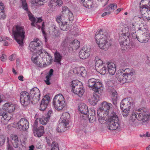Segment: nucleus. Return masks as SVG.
<instances>
[{"instance_id": "nucleus-63", "label": "nucleus", "mask_w": 150, "mask_h": 150, "mask_svg": "<svg viewBox=\"0 0 150 150\" xmlns=\"http://www.w3.org/2000/svg\"><path fill=\"white\" fill-rule=\"evenodd\" d=\"M42 146L41 143H38L36 145V148L38 149H40L42 148Z\"/></svg>"}, {"instance_id": "nucleus-56", "label": "nucleus", "mask_w": 150, "mask_h": 150, "mask_svg": "<svg viewBox=\"0 0 150 150\" xmlns=\"http://www.w3.org/2000/svg\"><path fill=\"white\" fill-rule=\"evenodd\" d=\"M53 114V112L52 110H49L47 114L45 115V116L47 117H49V119H50V117L52 116V115Z\"/></svg>"}, {"instance_id": "nucleus-6", "label": "nucleus", "mask_w": 150, "mask_h": 150, "mask_svg": "<svg viewBox=\"0 0 150 150\" xmlns=\"http://www.w3.org/2000/svg\"><path fill=\"white\" fill-rule=\"evenodd\" d=\"M29 49L33 53L38 54V55H42V54L45 55V52L42 50V43L38 39H34L33 41L31 42L29 45Z\"/></svg>"}, {"instance_id": "nucleus-60", "label": "nucleus", "mask_w": 150, "mask_h": 150, "mask_svg": "<svg viewBox=\"0 0 150 150\" xmlns=\"http://www.w3.org/2000/svg\"><path fill=\"white\" fill-rule=\"evenodd\" d=\"M139 30H141L142 31H146L147 30V29L145 28L144 26L139 27L138 28Z\"/></svg>"}, {"instance_id": "nucleus-22", "label": "nucleus", "mask_w": 150, "mask_h": 150, "mask_svg": "<svg viewBox=\"0 0 150 150\" xmlns=\"http://www.w3.org/2000/svg\"><path fill=\"white\" fill-rule=\"evenodd\" d=\"M62 14L68 16V19L70 21L72 20L73 19V14L70 11L68 8L66 6H63L62 7Z\"/></svg>"}, {"instance_id": "nucleus-40", "label": "nucleus", "mask_w": 150, "mask_h": 150, "mask_svg": "<svg viewBox=\"0 0 150 150\" xmlns=\"http://www.w3.org/2000/svg\"><path fill=\"white\" fill-rule=\"evenodd\" d=\"M95 66L96 69H98L99 66H101L104 64H103V61L99 59L98 57H96L95 58Z\"/></svg>"}, {"instance_id": "nucleus-29", "label": "nucleus", "mask_w": 150, "mask_h": 150, "mask_svg": "<svg viewBox=\"0 0 150 150\" xmlns=\"http://www.w3.org/2000/svg\"><path fill=\"white\" fill-rule=\"evenodd\" d=\"M78 109L81 113L85 115H86L88 112V107L84 103H82L79 104L78 106Z\"/></svg>"}, {"instance_id": "nucleus-48", "label": "nucleus", "mask_w": 150, "mask_h": 150, "mask_svg": "<svg viewBox=\"0 0 150 150\" xmlns=\"http://www.w3.org/2000/svg\"><path fill=\"white\" fill-rule=\"evenodd\" d=\"M53 72V69H51L49 72L48 75L46 77V80H45V81L46 84L47 85H50V80L51 76L52 75Z\"/></svg>"}, {"instance_id": "nucleus-10", "label": "nucleus", "mask_w": 150, "mask_h": 150, "mask_svg": "<svg viewBox=\"0 0 150 150\" xmlns=\"http://www.w3.org/2000/svg\"><path fill=\"white\" fill-rule=\"evenodd\" d=\"M52 104L55 109L58 111L62 110L65 105L63 96L60 93L56 95L53 98Z\"/></svg>"}, {"instance_id": "nucleus-36", "label": "nucleus", "mask_w": 150, "mask_h": 150, "mask_svg": "<svg viewBox=\"0 0 150 150\" xmlns=\"http://www.w3.org/2000/svg\"><path fill=\"white\" fill-rule=\"evenodd\" d=\"M111 98L114 104L116 105L118 100L117 95L115 90L113 89L111 91Z\"/></svg>"}, {"instance_id": "nucleus-7", "label": "nucleus", "mask_w": 150, "mask_h": 150, "mask_svg": "<svg viewBox=\"0 0 150 150\" xmlns=\"http://www.w3.org/2000/svg\"><path fill=\"white\" fill-rule=\"evenodd\" d=\"M134 103V100L131 97L125 98L122 100L120 103V107L122 110V114L124 117H125L128 115L130 109Z\"/></svg>"}, {"instance_id": "nucleus-11", "label": "nucleus", "mask_w": 150, "mask_h": 150, "mask_svg": "<svg viewBox=\"0 0 150 150\" xmlns=\"http://www.w3.org/2000/svg\"><path fill=\"white\" fill-rule=\"evenodd\" d=\"M72 91L74 93L81 97L83 95L84 90L82 83L78 80H74L70 83Z\"/></svg>"}, {"instance_id": "nucleus-37", "label": "nucleus", "mask_w": 150, "mask_h": 150, "mask_svg": "<svg viewBox=\"0 0 150 150\" xmlns=\"http://www.w3.org/2000/svg\"><path fill=\"white\" fill-rule=\"evenodd\" d=\"M70 117L69 113L68 112H65L62 114V115L60 117V119L59 120L60 121L63 122L68 121L69 122V119Z\"/></svg>"}, {"instance_id": "nucleus-50", "label": "nucleus", "mask_w": 150, "mask_h": 150, "mask_svg": "<svg viewBox=\"0 0 150 150\" xmlns=\"http://www.w3.org/2000/svg\"><path fill=\"white\" fill-rule=\"evenodd\" d=\"M98 100L99 98L98 96H96L93 95V97L90 100V102L92 105H96Z\"/></svg>"}, {"instance_id": "nucleus-54", "label": "nucleus", "mask_w": 150, "mask_h": 150, "mask_svg": "<svg viewBox=\"0 0 150 150\" xmlns=\"http://www.w3.org/2000/svg\"><path fill=\"white\" fill-rule=\"evenodd\" d=\"M6 139V137L4 135H0V146L4 144Z\"/></svg>"}, {"instance_id": "nucleus-51", "label": "nucleus", "mask_w": 150, "mask_h": 150, "mask_svg": "<svg viewBox=\"0 0 150 150\" xmlns=\"http://www.w3.org/2000/svg\"><path fill=\"white\" fill-rule=\"evenodd\" d=\"M117 7L116 4H111L107 7L106 11H109L111 12L112 11H113Z\"/></svg>"}, {"instance_id": "nucleus-19", "label": "nucleus", "mask_w": 150, "mask_h": 150, "mask_svg": "<svg viewBox=\"0 0 150 150\" xmlns=\"http://www.w3.org/2000/svg\"><path fill=\"white\" fill-rule=\"evenodd\" d=\"M112 106V104L111 103L104 101L101 103L100 107L98 110H100V112L103 113L104 114L106 113L108 115L109 110Z\"/></svg>"}, {"instance_id": "nucleus-35", "label": "nucleus", "mask_w": 150, "mask_h": 150, "mask_svg": "<svg viewBox=\"0 0 150 150\" xmlns=\"http://www.w3.org/2000/svg\"><path fill=\"white\" fill-rule=\"evenodd\" d=\"M67 19H68V16L62 14L61 16H57L56 18V21L59 24V25L64 22V21Z\"/></svg>"}, {"instance_id": "nucleus-4", "label": "nucleus", "mask_w": 150, "mask_h": 150, "mask_svg": "<svg viewBox=\"0 0 150 150\" xmlns=\"http://www.w3.org/2000/svg\"><path fill=\"white\" fill-rule=\"evenodd\" d=\"M24 27L21 25L14 26L12 28V36L17 42L21 46L23 45V40L25 37Z\"/></svg>"}, {"instance_id": "nucleus-3", "label": "nucleus", "mask_w": 150, "mask_h": 150, "mask_svg": "<svg viewBox=\"0 0 150 150\" xmlns=\"http://www.w3.org/2000/svg\"><path fill=\"white\" fill-rule=\"evenodd\" d=\"M95 38L97 44L101 49L106 51L110 45L105 34L102 29L97 31Z\"/></svg>"}, {"instance_id": "nucleus-55", "label": "nucleus", "mask_w": 150, "mask_h": 150, "mask_svg": "<svg viewBox=\"0 0 150 150\" xmlns=\"http://www.w3.org/2000/svg\"><path fill=\"white\" fill-rule=\"evenodd\" d=\"M7 143L8 144L7 146V150H13V147L10 145V142L8 137L7 138Z\"/></svg>"}, {"instance_id": "nucleus-62", "label": "nucleus", "mask_w": 150, "mask_h": 150, "mask_svg": "<svg viewBox=\"0 0 150 150\" xmlns=\"http://www.w3.org/2000/svg\"><path fill=\"white\" fill-rule=\"evenodd\" d=\"M127 62L126 61L122 60L121 61V65L122 67H125L127 65Z\"/></svg>"}, {"instance_id": "nucleus-8", "label": "nucleus", "mask_w": 150, "mask_h": 150, "mask_svg": "<svg viewBox=\"0 0 150 150\" xmlns=\"http://www.w3.org/2000/svg\"><path fill=\"white\" fill-rule=\"evenodd\" d=\"M108 124V129L111 130H115L120 126L118 116L113 111L111 112L109 115Z\"/></svg>"}, {"instance_id": "nucleus-28", "label": "nucleus", "mask_w": 150, "mask_h": 150, "mask_svg": "<svg viewBox=\"0 0 150 150\" xmlns=\"http://www.w3.org/2000/svg\"><path fill=\"white\" fill-rule=\"evenodd\" d=\"M10 141L14 147L16 148L18 147L19 141L17 135L11 134Z\"/></svg>"}, {"instance_id": "nucleus-9", "label": "nucleus", "mask_w": 150, "mask_h": 150, "mask_svg": "<svg viewBox=\"0 0 150 150\" xmlns=\"http://www.w3.org/2000/svg\"><path fill=\"white\" fill-rule=\"evenodd\" d=\"M88 85L89 87L93 88L94 93L96 95H97L98 94H100L103 89L101 83L94 78L88 80Z\"/></svg>"}, {"instance_id": "nucleus-32", "label": "nucleus", "mask_w": 150, "mask_h": 150, "mask_svg": "<svg viewBox=\"0 0 150 150\" xmlns=\"http://www.w3.org/2000/svg\"><path fill=\"white\" fill-rule=\"evenodd\" d=\"M62 4V0H51L49 3L48 5L51 7H53L57 5L61 6Z\"/></svg>"}, {"instance_id": "nucleus-49", "label": "nucleus", "mask_w": 150, "mask_h": 150, "mask_svg": "<svg viewBox=\"0 0 150 150\" xmlns=\"http://www.w3.org/2000/svg\"><path fill=\"white\" fill-rule=\"evenodd\" d=\"M45 0H31V3L34 6H39L43 4Z\"/></svg>"}, {"instance_id": "nucleus-24", "label": "nucleus", "mask_w": 150, "mask_h": 150, "mask_svg": "<svg viewBox=\"0 0 150 150\" xmlns=\"http://www.w3.org/2000/svg\"><path fill=\"white\" fill-rule=\"evenodd\" d=\"M107 70L109 74L113 75L115 74L116 71V66L115 64L112 62H108L107 64Z\"/></svg>"}, {"instance_id": "nucleus-44", "label": "nucleus", "mask_w": 150, "mask_h": 150, "mask_svg": "<svg viewBox=\"0 0 150 150\" xmlns=\"http://www.w3.org/2000/svg\"><path fill=\"white\" fill-rule=\"evenodd\" d=\"M67 23V22L64 21L59 25L60 28L62 30L67 31L69 29V25Z\"/></svg>"}, {"instance_id": "nucleus-5", "label": "nucleus", "mask_w": 150, "mask_h": 150, "mask_svg": "<svg viewBox=\"0 0 150 150\" xmlns=\"http://www.w3.org/2000/svg\"><path fill=\"white\" fill-rule=\"evenodd\" d=\"M122 72L117 74L116 77L118 81L123 84L127 81L129 82L133 79L135 72L132 68H126L122 70Z\"/></svg>"}, {"instance_id": "nucleus-1", "label": "nucleus", "mask_w": 150, "mask_h": 150, "mask_svg": "<svg viewBox=\"0 0 150 150\" xmlns=\"http://www.w3.org/2000/svg\"><path fill=\"white\" fill-rule=\"evenodd\" d=\"M135 23L132 22H129L126 27L123 30L125 33H122L119 37V41L123 49L125 50L128 47L130 38H132L134 33H135Z\"/></svg>"}, {"instance_id": "nucleus-53", "label": "nucleus", "mask_w": 150, "mask_h": 150, "mask_svg": "<svg viewBox=\"0 0 150 150\" xmlns=\"http://www.w3.org/2000/svg\"><path fill=\"white\" fill-rule=\"evenodd\" d=\"M15 126L16 128L20 130H25L26 129H25V127H23L22 125L20 123V121L16 123Z\"/></svg>"}, {"instance_id": "nucleus-21", "label": "nucleus", "mask_w": 150, "mask_h": 150, "mask_svg": "<svg viewBox=\"0 0 150 150\" xmlns=\"http://www.w3.org/2000/svg\"><path fill=\"white\" fill-rule=\"evenodd\" d=\"M50 100V98L48 95L45 96L42 100L40 105V109L41 110H45Z\"/></svg>"}, {"instance_id": "nucleus-57", "label": "nucleus", "mask_w": 150, "mask_h": 150, "mask_svg": "<svg viewBox=\"0 0 150 150\" xmlns=\"http://www.w3.org/2000/svg\"><path fill=\"white\" fill-rule=\"evenodd\" d=\"M68 42V39L67 38H66L62 41L61 45L64 47L67 44Z\"/></svg>"}, {"instance_id": "nucleus-38", "label": "nucleus", "mask_w": 150, "mask_h": 150, "mask_svg": "<svg viewBox=\"0 0 150 150\" xmlns=\"http://www.w3.org/2000/svg\"><path fill=\"white\" fill-rule=\"evenodd\" d=\"M81 2L83 6L88 8H91L92 6V2L91 0H81Z\"/></svg>"}, {"instance_id": "nucleus-12", "label": "nucleus", "mask_w": 150, "mask_h": 150, "mask_svg": "<svg viewBox=\"0 0 150 150\" xmlns=\"http://www.w3.org/2000/svg\"><path fill=\"white\" fill-rule=\"evenodd\" d=\"M45 53L46 54L45 55L42 54V55H40L42 58L40 61V62L41 63L39 64V67H45L46 65H49L52 62V57L47 53L46 52Z\"/></svg>"}, {"instance_id": "nucleus-41", "label": "nucleus", "mask_w": 150, "mask_h": 150, "mask_svg": "<svg viewBox=\"0 0 150 150\" xmlns=\"http://www.w3.org/2000/svg\"><path fill=\"white\" fill-rule=\"evenodd\" d=\"M54 61L56 62L57 64L60 65V61L62 58L61 55L58 52H56L54 53Z\"/></svg>"}, {"instance_id": "nucleus-27", "label": "nucleus", "mask_w": 150, "mask_h": 150, "mask_svg": "<svg viewBox=\"0 0 150 150\" xmlns=\"http://www.w3.org/2000/svg\"><path fill=\"white\" fill-rule=\"evenodd\" d=\"M97 115L98 120L100 123L101 124H102L105 123V122L106 120L107 117V116L108 115H107V114L104 113L100 112V110H97Z\"/></svg>"}, {"instance_id": "nucleus-59", "label": "nucleus", "mask_w": 150, "mask_h": 150, "mask_svg": "<svg viewBox=\"0 0 150 150\" xmlns=\"http://www.w3.org/2000/svg\"><path fill=\"white\" fill-rule=\"evenodd\" d=\"M16 57V55L15 54H12L9 57V59L10 61H13L15 59Z\"/></svg>"}, {"instance_id": "nucleus-31", "label": "nucleus", "mask_w": 150, "mask_h": 150, "mask_svg": "<svg viewBox=\"0 0 150 150\" xmlns=\"http://www.w3.org/2000/svg\"><path fill=\"white\" fill-rule=\"evenodd\" d=\"M34 134L35 136L40 137L43 135L44 133V128L43 126H40L36 130H33Z\"/></svg>"}, {"instance_id": "nucleus-64", "label": "nucleus", "mask_w": 150, "mask_h": 150, "mask_svg": "<svg viewBox=\"0 0 150 150\" xmlns=\"http://www.w3.org/2000/svg\"><path fill=\"white\" fill-rule=\"evenodd\" d=\"M147 63L150 65V55H149L147 57Z\"/></svg>"}, {"instance_id": "nucleus-43", "label": "nucleus", "mask_w": 150, "mask_h": 150, "mask_svg": "<svg viewBox=\"0 0 150 150\" xmlns=\"http://www.w3.org/2000/svg\"><path fill=\"white\" fill-rule=\"evenodd\" d=\"M96 69L99 71V73L100 74L103 75L105 74L108 71L106 67L105 66V64L101 66H99V67Z\"/></svg>"}, {"instance_id": "nucleus-20", "label": "nucleus", "mask_w": 150, "mask_h": 150, "mask_svg": "<svg viewBox=\"0 0 150 150\" xmlns=\"http://www.w3.org/2000/svg\"><path fill=\"white\" fill-rule=\"evenodd\" d=\"M69 122L59 120V123L57 128V131L59 132H64L68 129Z\"/></svg>"}, {"instance_id": "nucleus-25", "label": "nucleus", "mask_w": 150, "mask_h": 150, "mask_svg": "<svg viewBox=\"0 0 150 150\" xmlns=\"http://www.w3.org/2000/svg\"><path fill=\"white\" fill-rule=\"evenodd\" d=\"M143 2L148 4L149 9L145 14L146 16H143L142 18L145 21H150V1L149 0H142L141 4L143 3Z\"/></svg>"}, {"instance_id": "nucleus-17", "label": "nucleus", "mask_w": 150, "mask_h": 150, "mask_svg": "<svg viewBox=\"0 0 150 150\" xmlns=\"http://www.w3.org/2000/svg\"><path fill=\"white\" fill-rule=\"evenodd\" d=\"M30 96L33 99L35 102H37L40 99V91L37 87L32 88L30 91Z\"/></svg>"}, {"instance_id": "nucleus-14", "label": "nucleus", "mask_w": 150, "mask_h": 150, "mask_svg": "<svg viewBox=\"0 0 150 150\" xmlns=\"http://www.w3.org/2000/svg\"><path fill=\"white\" fill-rule=\"evenodd\" d=\"M20 101L22 105L25 106L28 105L30 101L29 93L26 91L21 92L20 93Z\"/></svg>"}, {"instance_id": "nucleus-52", "label": "nucleus", "mask_w": 150, "mask_h": 150, "mask_svg": "<svg viewBox=\"0 0 150 150\" xmlns=\"http://www.w3.org/2000/svg\"><path fill=\"white\" fill-rule=\"evenodd\" d=\"M51 150H59L58 144L56 142H53L51 145Z\"/></svg>"}, {"instance_id": "nucleus-34", "label": "nucleus", "mask_w": 150, "mask_h": 150, "mask_svg": "<svg viewBox=\"0 0 150 150\" xmlns=\"http://www.w3.org/2000/svg\"><path fill=\"white\" fill-rule=\"evenodd\" d=\"M137 117V113L136 112H133L132 113V116H130L128 123L129 124L133 125L135 124L136 119Z\"/></svg>"}, {"instance_id": "nucleus-45", "label": "nucleus", "mask_w": 150, "mask_h": 150, "mask_svg": "<svg viewBox=\"0 0 150 150\" xmlns=\"http://www.w3.org/2000/svg\"><path fill=\"white\" fill-rule=\"evenodd\" d=\"M50 30H52V32L54 33V35L56 37L59 36L60 34V31L58 30L57 27L55 25H53L51 27Z\"/></svg>"}, {"instance_id": "nucleus-15", "label": "nucleus", "mask_w": 150, "mask_h": 150, "mask_svg": "<svg viewBox=\"0 0 150 150\" xmlns=\"http://www.w3.org/2000/svg\"><path fill=\"white\" fill-rule=\"evenodd\" d=\"M2 100L1 96L0 95V103ZM11 119V116H8L6 112H4L3 110H0V121L2 124L6 125Z\"/></svg>"}, {"instance_id": "nucleus-30", "label": "nucleus", "mask_w": 150, "mask_h": 150, "mask_svg": "<svg viewBox=\"0 0 150 150\" xmlns=\"http://www.w3.org/2000/svg\"><path fill=\"white\" fill-rule=\"evenodd\" d=\"M140 3V7L141 8L140 11L142 15L146 14L147 11L149 9V5L148 3H145L143 2V3Z\"/></svg>"}, {"instance_id": "nucleus-2", "label": "nucleus", "mask_w": 150, "mask_h": 150, "mask_svg": "<svg viewBox=\"0 0 150 150\" xmlns=\"http://www.w3.org/2000/svg\"><path fill=\"white\" fill-rule=\"evenodd\" d=\"M22 4L23 8L27 12L30 20L32 22L31 25L37 27L39 29L41 28V30L44 37L45 42H47L46 34L44 30L45 25L44 22H42V19L40 18H35L33 15L28 11V5L26 0H20Z\"/></svg>"}, {"instance_id": "nucleus-16", "label": "nucleus", "mask_w": 150, "mask_h": 150, "mask_svg": "<svg viewBox=\"0 0 150 150\" xmlns=\"http://www.w3.org/2000/svg\"><path fill=\"white\" fill-rule=\"evenodd\" d=\"M135 33H134V35H133L132 38L137 39L141 43H146L149 40V34L148 32H145L142 34L139 38L137 37Z\"/></svg>"}, {"instance_id": "nucleus-61", "label": "nucleus", "mask_w": 150, "mask_h": 150, "mask_svg": "<svg viewBox=\"0 0 150 150\" xmlns=\"http://www.w3.org/2000/svg\"><path fill=\"white\" fill-rule=\"evenodd\" d=\"M106 9H105V11H106ZM107 11V12H104V13H103L102 14V17H104V16H105L106 15H109L110 13H111L110 11Z\"/></svg>"}, {"instance_id": "nucleus-58", "label": "nucleus", "mask_w": 150, "mask_h": 150, "mask_svg": "<svg viewBox=\"0 0 150 150\" xmlns=\"http://www.w3.org/2000/svg\"><path fill=\"white\" fill-rule=\"evenodd\" d=\"M7 56L4 54H2L1 57V60L2 62H5Z\"/></svg>"}, {"instance_id": "nucleus-47", "label": "nucleus", "mask_w": 150, "mask_h": 150, "mask_svg": "<svg viewBox=\"0 0 150 150\" xmlns=\"http://www.w3.org/2000/svg\"><path fill=\"white\" fill-rule=\"evenodd\" d=\"M37 55H38V54L33 53V54L31 57V60L32 62L38 65L39 66V64L40 63H41V62H40V60H41V59H39V62H38V56Z\"/></svg>"}, {"instance_id": "nucleus-33", "label": "nucleus", "mask_w": 150, "mask_h": 150, "mask_svg": "<svg viewBox=\"0 0 150 150\" xmlns=\"http://www.w3.org/2000/svg\"><path fill=\"white\" fill-rule=\"evenodd\" d=\"M69 46L73 50H76L80 46V43L77 40H75L70 43Z\"/></svg>"}, {"instance_id": "nucleus-13", "label": "nucleus", "mask_w": 150, "mask_h": 150, "mask_svg": "<svg viewBox=\"0 0 150 150\" xmlns=\"http://www.w3.org/2000/svg\"><path fill=\"white\" fill-rule=\"evenodd\" d=\"M137 113V119L139 121L144 122L148 121L149 118V114L148 110L146 109H142L140 112Z\"/></svg>"}, {"instance_id": "nucleus-46", "label": "nucleus", "mask_w": 150, "mask_h": 150, "mask_svg": "<svg viewBox=\"0 0 150 150\" xmlns=\"http://www.w3.org/2000/svg\"><path fill=\"white\" fill-rule=\"evenodd\" d=\"M49 117H47L45 115L43 116L39 119L40 123L43 125H45L48 121Z\"/></svg>"}, {"instance_id": "nucleus-23", "label": "nucleus", "mask_w": 150, "mask_h": 150, "mask_svg": "<svg viewBox=\"0 0 150 150\" xmlns=\"http://www.w3.org/2000/svg\"><path fill=\"white\" fill-rule=\"evenodd\" d=\"M2 108L6 111L11 113L13 112L15 110V106L13 104L10 103H6L4 104Z\"/></svg>"}, {"instance_id": "nucleus-18", "label": "nucleus", "mask_w": 150, "mask_h": 150, "mask_svg": "<svg viewBox=\"0 0 150 150\" xmlns=\"http://www.w3.org/2000/svg\"><path fill=\"white\" fill-rule=\"evenodd\" d=\"M90 49L87 46H84L79 52V57L82 59L87 58L90 55Z\"/></svg>"}, {"instance_id": "nucleus-26", "label": "nucleus", "mask_w": 150, "mask_h": 150, "mask_svg": "<svg viewBox=\"0 0 150 150\" xmlns=\"http://www.w3.org/2000/svg\"><path fill=\"white\" fill-rule=\"evenodd\" d=\"M74 72L77 74H80L83 77H86L87 76L86 71L85 67H83L75 68L74 70Z\"/></svg>"}, {"instance_id": "nucleus-39", "label": "nucleus", "mask_w": 150, "mask_h": 150, "mask_svg": "<svg viewBox=\"0 0 150 150\" xmlns=\"http://www.w3.org/2000/svg\"><path fill=\"white\" fill-rule=\"evenodd\" d=\"M4 4L2 2H0V19H4L6 17L4 11Z\"/></svg>"}, {"instance_id": "nucleus-42", "label": "nucleus", "mask_w": 150, "mask_h": 150, "mask_svg": "<svg viewBox=\"0 0 150 150\" xmlns=\"http://www.w3.org/2000/svg\"><path fill=\"white\" fill-rule=\"evenodd\" d=\"M19 121L20 123L25 127V129H27L28 128L29 123L28 120L26 119L22 118Z\"/></svg>"}]
</instances>
